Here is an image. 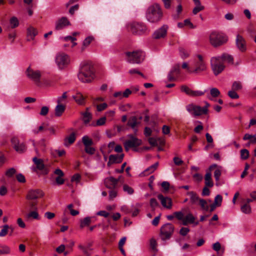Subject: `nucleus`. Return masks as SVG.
I'll return each mask as SVG.
<instances>
[{
	"instance_id": "de8ad7c7",
	"label": "nucleus",
	"mask_w": 256,
	"mask_h": 256,
	"mask_svg": "<svg viewBox=\"0 0 256 256\" xmlns=\"http://www.w3.org/2000/svg\"><path fill=\"white\" fill-rule=\"evenodd\" d=\"M181 91L185 92L186 94L191 96L192 90L185 85L182 86L180 88Z\"/></svg>"
},
{
	"instance_id": "338daca9",
	"label": "nucleus",
	"mask_w": 256,
	"mask_h": 256,
	"mask_svg": "<svg viewBox=\"0 0 256 256\" xmlns=\"http://www.w3.org/2000/svg\"><path fill=\"white\" fill-rule=\"evenodd\" d=\"M49 110V108L48 106H42L40 112V114L41 116H46L48 114Z\"/></svg>"
},
{
	"instance_id": "bb28decb",
	"label": "nucleus",
	"mask_w": 256,
	"mask_h": 256,
	"mask_svg": "<svg viewBox=\"0 0 256 256\" xmlns=\"http://www.w3.org/2000/svg\"><path fill=\"white\" fill-rule=\"evenodd\" d=\"M88 108H86V111L82 113V120L85 124L89 123L92 118V115L90 112H88Z\"/></svg>"
},
{
	"instance_id": "c03bdc74",
	"label": "nucleus",
	"mask_w": 256,
	"mask_h": 256,
	"mask_svg": "<svg viewBox=\"0 0 256 256\" xmlns=\"http://www.w3.org/2000/svg\"><path fill=\"white\" fill-rule=\"evenodd\" d=\"M48 124L43 123L42 126H40L38 130H33L32 132L34 134H38L43 130H47Z\"/></svg>"
},
{
	"instance_id": "e2e57ef3",
	"label": "nucleus",
	"mask_w": 256,
	"mask_h": 256,
	"mask_svg": "<svg viewBox=\"0 0 256 256\" xmlns=\"http://www.w3.org/2000/svg\"><path fill=\"white\" fill-rule=\"evenodd\" d=\"M190 232V229L188 228L182 227L180 230V234L182 236H186Z\"/></svg>"
},
{
	"instance_id": "423d86ee",
	"label": "nucleus",
	"mask_w": 256,
	"mask_h": 256,
	"mask_svg": "<svg viewBox=\"0 0 256 256\" xmlns=\"http://www.w3.org/2000/svg\"><path fill=\"white\" fill-rule=\"evenodd\" d=\"M129 30L134 34L142 35L148 32L146 26L143 23L134 22L128 26Z\"/></svg>"
},
{
	"instance_id": "0eeeda50",
	"label": "nucleus",
	"mask_w": 256,
	"mask_h": 256,
	"mask_svg": "<svg viewBox=\"0 0 256 256\" xmlns=\"http://www.w3.org/2000/svg\"><path fill=\"white\" fill-rule=\"evenodd\" d=\"M26 76L30 80L33 81L36 86H40V78L42 76V73L40 71L38 70H34L30 66L27 68L26 71Z\"/></svg>"
},
{
	"instance_id": "49530a36",
	"label": "nucleus",
	"mask_w": 256,
	"mask_h": 256,
	"mask_svg": "<svg viewBox=\"0 0 256 256\" xmlns=\"http://www.w3.org/2000/svg\"><path fill=\"white\" fill-rule=\"evenodd\" d=\"M222 197L221 195L218 194L214 198V204L217 206H220L222 204Z\"/></svg>"
},
{
	"instance_id": "a878e982",
	"label": "nucleus",
	"mask_w": 256,
	"mask_h": 256,
	"mask_svg": "<svg viewBox=\"0 0 256 256\" xmlns=\"http://www.w3.org/2000/svg\"><path fill=\"white\" fill-rule=\"evenodd\" d=\"M220 94V92L218 88H212L210 89V94L207 96V98L210 100H212L213 98L218 97Z\"/></svg>"
},
{
	"instance_id": "72a5a7b5",
	"label": "nucleus",
	"mask_w": 256,
	"mask_h": 256,
	"mask_svg": "<svg viewBox=\"0 0 256 256\" xmlns=\"http://www.w3.org/2000/svg\"><path fill=\"white\" fill-rule=\"evenodd\" d=\"M91 223V218L89 216L86 217L82 220H81L80 228H82L84 226H88Z\"/></svg>"
},
{
	"instance_id": "a18cd8bd",
	"label": "nucleus",
	"mask_w": 256,
	"mask_h": 256,
	"mask_svg": "<svg viewBox=\"0 0 256 256\" xmlns=\"http://www.w3.org/2000/svg\"><path fill=\"white\" fill-rule=\"evenodd\" d=\"M10 226L8 224H5L2 226V229L0 232V236L2 237L6 236L8 232V230Z\"/></svg>"
},
{
	"instance_id": "473e14b6",
	"label": "nucleus",
	"mask_w": 256,
	"mask_h": 256,
	"mask_svg": "<svg viewBox=\"0 0 256 256\" xmlns=\"http://www.w3.org/2000/svg\"><path fill=\"white\" fill-rule=\"evenodd\" d=\"M206 114V109L204 110L202 107H201L199 106L196 105V112L194 114V116H200L202 114Z\"/></svg>"
},
{
	"instance_id": "7ed1b4c3",
	"label": "nucleus",
	"mask_w": 256,
	"mask_h": 256,
	"mask_svg": "<svg viewBox=\"0 0 256 256\" xmlns=\"http://www.w3.org/2000/svg\"><path fill=\"white\" fill-rule=\"evenodd\" d=\"M125 58L130 64H139L144 60L145 53L142 50H136L132 52H126L124 53Z\"/></svg>"
},
{
	"instance_id": "37998d69",
	"label": "nucleus",
	"mask_w": 256,
	"mask_h": 256,
	"mask_svg": "<svg viewBox=\"0 0 256 256\" xmlns=\"http://www.w3.org/2000/svg\"><path fill=\"white\" fill-rule=\"evenodd\" d=\"M240 158L242 160H246L249 157L250 153L248 150L242 149L240 150Z\"/></svg>"
},
{
	"instance_id": "09e8293b",
	"label": "nucleus",
	"mask_w": 256,
	"mask_h": 256,
	"mask_svg": "<svg viewBox=\"0 0 256 256\" xmlns=\"http://www.w3.org/2000/svg\"><path fill=\"white\" fill-rule=\"evenodd\" d=\"M28 218H32L36 220H39V214L38 212L36 210H34L33 211L30 212V213L28 214Z\"/></svg>"
},
{
	"instance_id": "864d4df0",
	"label": "nucleus",
	"mask_w": 256,
	"mask_h": 256,
	"mask_svg": "<svg viewBox=\"0 0 256 256\" xmlns=\"http://www.w3.org/2000/svg\"><path fill=\"white\" fill-rule=\"evenodd\" d=\"M67 92H64L62 96L58 97L57 100L58 104H62L65 101L67 98Z\"/></svg>"
},
{
	"instance_id": "9b49d317",
	"label": "nucleus",
	"mask_w": 256,
	"mask_h": 256,
	"mask_svg": "<svg viewBox=\"0 0 256 256\" xmlns=\"http://www.w3.org/2000/svg\"><path fill=\"white\" fill-rule=\"evenodd\" d=\"M11 143L14 149L18 153H24L26 150V144L24 142H20L18 137H12L11 138Z\"/></svg>"
},
{
	"instance_id": "2f4dec72",
	"label": "nucleus",
	"mask_w": 256,
	"mask_h": 256,
	"mask_svg": "<svg viewBox=\"0 0 256 256\" xmlns=\"http://www.w3.org/2000/svg\"><path fill=\"white\" fill-rule=\"evenodd\" d=\"M158 162H156L154 163V164H152L148 168L145 170L144 172L146 174H150L154 172L155 170L158 168Z\"/></svg>"
},
{
	"instance_id": "f8f14e48",
	"label": "nucleus",
	"mask_w": 256,
	"mask_h": 256,
	"mask_svg": "<svg viewBox=\"0 0 256 256\" xmlns=\"http://www.w3.org/2000/svg\"><path fill=\"white\" fill-rule=\"evenodd\" d=\"M32 160L36 166V168L41 172L42 174L46 175L48 174L49 168L44 165L42 159L34 157Z\"/></svg>"
},
{
	"instance_id": "ddd939ff",
	"label": "nucleus",
	"mask_w": 256,
	"mask_h": 256,
	"mask_svg": "<svg viewBox=\"0 0 256 256\" xmlns=\"http://www.w3.org/2000/svg\"><path fill=\"white\" fill-rule=\"evenodd\" d=\"M197 56L198 60L195 63L196 68L193 70H190V72L198 73L206 70V67L202 56L198 54Z\"/></svg>"
},
{
	"instance_id": "a211bd4d",
	"label": "nucleus",
	"mask_w": 256,
	"mask_h": 256,
	"mask_svg": "<svg viewBox=\"0 0 256 256\" xmlns=\"http://www.w3.org/2000/svg\"><path fill=\"white\" fill-rule=\"evenodd\" d=\"M118 180L112 176L106 178L104 179V184L105 186L110 189L114 188L118 184Z\"/></svg>"
},
{
	"instance_id": "1a4fd4ad",
	"label": "nucleus",
	"mask_w": 256,
	"mask_h": 256,
	"mask_svg": "<svg viewBox=\"0 0 256 256\" xmlns=\"http://www.w3.org/2000/svg\"><path fill=\"white\" fill-rule=\"evenodd\" d=\"M55 61L58 68L62 70L68 65L70 58L68 54L64 52H59L56 55Z\"/></svg>"
},
{
	"instance_id": "39448f33",
	"label": "nucleus",
	"mask_w": 256,
	"mask_h": 256,
	"mask_svg": "<svg viewBox=\"0 0 256 256\" xmlns=\"http://www.w3.org/2000/svg\"><path fill=\"white\" fill-rule=\"evenodd\" d=\"M174 230L173 224L168 223L164 224L160 229V238L165 244L166 241L170 240Z\"/></svg>"
},
{
	"instance_id": "680f3d73",
	"label": "nucleus",
	"mask_w": 256,
	"mask_h": 256,
	"mask_svg": "<svg viewBox=\"0 0 256 256\" xmlns=\"http://www.w3.org/2000/svg\"><path fill=\"white\" fill-rule=\"evenodd\" d=\"M18 181L21 183H24L26 182V178L22 174H18L16 176Z\"/></svg>"
},
{
	"instance_id": "f257e3e1",
	"label": "nucleus",
	"mask_w": 256,
	"mask_h": 256,
	"mask_svg": "<svg viewBox=\"0 0 256 256\" xmlns=\"http://www.w3.org/2000/svg\"><path fill=\"white\" fill-rule=\"evenodd\" d=\"M93 66L90 64L84 62L81 64L78 74L80 81L84 83L90 82L94 78Z\"/></svg>"
},
{
	"instance_id": "4468645a",
	"label": "nucleus",
	"mask_w": 256,
	"mask_h": 256,
	"mask_svg": "<svg viewBox=\"0 0 256 256\" xmlns=\"http://www.w3.org/2000/svg\"><path fill=\"white\" fill-rule=\"evenodd\" d=\"M236 45L237 48L242 52H245L247 50L246 42L244 38L238 34L236 36Z\"/></svg>"
},
{
	"instance_id": "f704fd0d",
	"label": "nucleus",
	"mask_w": 256,
	"mask_h": 256,
	"mask_svg": "<svg viewBox=\"0 0 256 256\" xmlns=\"http://www.w3.org/2000/svg\"><path fill=\"white\" fill-rule=\"evenodd\" d=\"M82 142L86 146H90L92 144L93 142L88 136H84L82 138Z\"/></svg>"
},
{
	"instance_id": "0e129e2a",
	"label": "nucleus",
	"mask_w": 256,
	"mask_h": 256,
	"mask_svg": "<svg viewBox=\"0 0 256 256\" xmlns=\"http://www.w3.org/2000/svg\"><path fill=\"white\" fill-rule=\"evenodd\" d=\"M106 117H102L101 118H100L97 120L96 125L97 126L104 125L106 123Z\"/></svg>"
},
{
	"instance_id": "052dcab7",
	"label": "nucleus",
	"mask_w": 256,
	"mask_h": 256,
	"mask_svg": "<svg viewBox=\"0 0 256 256\" xmlns=\"http://www.w3.org/2000/svg\"><path fill=\"white\" fill-rule=\"evenodd\" d=\"M93 40V38L92 36H88L84 39L83 42V46H88Z\"/></svg>"
},
{
	"instance_id": "2eb2a0df",
	"label": "nucleus",
	"mask_w": 256,
	"mask_h": 256,
	"mask_svg": "<svg viewBox=\"0 0 256 256\" xmlns=\"http://www.w3.org/2000/svg\"><path fill=\"white\" fill-rule=\"evenodd\" d=\"M218 165L216 164H213L211 165L208 170H206V174L204 176L205 186L212 188L214 186V182L212 178V170L214 168L217 167Z\"/></svg>"
},
{
	"instance_id": "bf43d9fd",
	"label": "nucleus",
	"mask_w": 256,
	"mask_h": 256,
	"mask_svg": "<svg viewBox=\"0 0 256 256\" xmlns=\"http://www.w3.org/2000/svg\"><path fill=\"white\" fill-rule=\"evenodd\" d=\"M84 150L87 154H93L96 151L95 148L90 146H86Z\"/></svg>"
},
{
	"instance_id": "393cba45",
	"label": "nucleus",
	"mask_w": 256,
	"mask_h": 256,
	"mask_svg": "<svg viewBox=\"0 0 256 256\" xmlns=\"http://www.w3.org/2000/svg\"><path fill=\"white\" fill-rule=\"evenodd\" d=\"M76 139V134L74 132L71 133L68 136L65 138L64 140V144L66 146L73 144Z\"/></svg>"
},
{
	"instance_id": "c756f323",
	"label": "nucleus",
	"mask_w": 256,
	"mask_h": 256,
	"mask_svg": "<svg viewBox=\"0 0 256 256\" xmlns=\"http://www.w3.org/2000/svg\"><path fill=\"white\" fill-rule=\"evenodd\" d=\"M140 124L136 116H132L128 120V125L132 129L135 130L136 127Z\"/></svg>"
},
{
	"instance_id": "69168bd1",
	"label": "nucleus",
	"mask_w": 256,
	"mask_h": 256,
	"mask_svg": "<svg viewBox=\"0 0 256 256\" xmlns=\"http://www.w3.org/2000/svg\"><path fill=\"white\" fill-rule=\"evenodd\" d=\"M173 160L174 164L176 166H180L184 163L183 160H182V159L178 157H174Z\"/></svg>"
},
{
	"instance_id": "4c0bfd02",
	"label": "nucleus",
	"mask_w": 256,
	"mask_h": 256,
	"mask_svg": "<svg viewBox=\"0 0 256 256\" xmlns=\"http://www.w3.org/2000/svg\"><path fill=\"white\" fill-rule=\"evenodd\" d=\"M196 105L190 104L186 106V110L194 116Z\"/></svg>"
},
{
	"instance_id": "cd10ccee",
	"label": "nucleus",
	"mask_w": 256,
	"mask_h": 256,
	"mask_svg": "<svg viewBox=\"0 0 256 256\" xmlns=\"http://www.w3.org/2000/svg\"><path fill=\"white\" fill-rule=\"evenodd\" d=\"M220 57V60L224 62H226L228 64H233L234 63V58L233 57L228 54H223Z\"/></svg>"
},
{
	"instance_id": "c85d7f7f",
	"label": "nucleus",
	"mask_w": 256,
	"mask_h": 256,
	"mask_svg": "<svg viewBox=\"0 0 256 256\" xmlns=\"http://www.w3.org/2000/svg\"><path fill=\"white\" fill-rule=\"evenodd\" d=\"M65 109V106L62 104H58L55 108V116L58 117L61 116L64 112Z\"/></svg>"
},
{
	"instance_id": "b1692460",
	"label": "nucleus",
	"mask_w": 256,
	"mask_h": 256,
	"mask_svg": "<svg viewBox=\"0 0 256 256\" xmlns=\"http://www.w3.org/2000/svg\"><path fill=\"white\" fill-rule=\"evenodd\" d=\"M38 31L37 30L32 27L30 26L27 29V38L28 40H33L34 38V37L37 35Z\"/></svg>"
},
{
	"instance_id": "603ef678",
	"label": "nucleus",
	"mask_w": 256,
	"mask_h": 256,
	"mask_svg": "<svg viewBox=\"0 0 256 256\" xmlns=\"http://www.w3.org/2000/svg\"><path fill=\"white\" fill-rule=\"evenodd\" d=\"M204 9V6H202L201 4H200V5H196V7L193 9L192 12L194 14H196Z\"/></svg>"
},
{
	"instance_id": "5701e85b",
	"label": "nucleus",
	"mask_w": 256,
	"mask_h": 256,
	"mask_svg": "<svg viewBox=\"0 0 256 256\" xmlns=\"http://www.w3.org/2000/svg\"><path fill=\"white\" fill-rule=\"evenodd\" d=\"M72 97L78 104L83 105L85 104V98L80 92H77Z\"/></svg>"
},
{
	"instance_id": "6e6552de",
	"label": "nucleus",
	"mask_w": 256,
	"mask_h": 256,
	"mask_svg": "<svg viewBox=\"0 0 256 256\" xmlns=\"http://www.w3.org/2000/svg\"><path fill=\"white\" fill-rule=\"evenodd\" d=\"M210 66L212 70L216 76L221 73L225 67L224 63L220 60V56L212 57L210 60Z\"/></svg>"
},
{
	"instance_id": "5fc2aeb1",
	"label": "nucleus",
	"mask_w": 256,
	"mask_h": 256,
	"mask_svg": "<svg viewBox=\"0 0 256 256\" xmlns=\"http://www.w3.org/2000/svg\"><path fill=\"white\" fill-rule=\"evenodd\" d=\"M150 206L153 210L158 206V203L156 198H152L150 200Z\"/></svg>"
},
{
	"instance_id": "ea45409f",
	"label": "nucleus",
	"mask_w": 256,
	"mask_h": 256,
	"mask_svg": "<svg viewBox=\"0 0 256 256\" xmlns=\"http://www.w3.org/2000/svg\"><path fill=\"white\" fill-rule=\"evenodd\" d=\"M10 24L11 26V28H14L18 26L19 24L18 20L15 16H13L10 19Z\"/></svg>"
},
{
	"instance_id": "7c9ffc66",
	"label": "nucleus",
	"mask_w": 256,
	"mask_h": 256,
	"mask_svg": "<svg viewBox=\"0 0 256 256\" xmlns=\"http://www.w3.org/2000/svg\"><path fill=\"white\" fill-rule=\"evenodd\" d=\"M187 194L190 196V202L193 204H196L198 202L199 200H200L197 194L192 191L188 192Z\"/></svg>"
},
{
	"instance_id": "f3484780",
	"label": "nucleus",
	"mask_w": 256,
	"mask_h": 256,
	"mask_svg": "<svg viewBox=\"0 0 256 256\" xmlns=\"http://www.w3.org/2000/svg\"><path fill=\"white\" fill-rule=\"evenodd\" d=\"M168 28V26L166 25L162 26L154 33V38L155 39H159L164 38L166 34Z\"/></svg>"
},
{
	"instance_id": "4be33fe9",
	"label": "nucleus",
	"mask_w": 256,
	"mask_h": 256,
	"mask_svg": "<svg viewBox=\"0 0 256 256\" xmlns=\"http://www.w3.org/2000/svg\"><path fill=\"white\" fill-rule=\"evenodd\" d=\"M196 218L191 213L188 214L182 222V224L184 226H186L188 224H194L195 225L198 224V222H194Z\"/></svg>"
},
{
	"instance_id": "3c124183",
	"label": "nucleus",
	"mask_w": 256,
	"mask_h": 256,
	"mask_svg": "<svg viewBox=\"0 0 256 256\" xmlns=\"http://www.w3.org/2000/svg\"><path fill=\"white\" fill-rule=\"evenodd\" d=\"M228 95L232 99H238L239 98L238 94L235 90H232L228 92Z\"/></svg>"
},
{
	"instance_id": "412c9836",
	"label": "nucleus",
	"mask_w": 256,
	"mask_h": 256,
	"mask_svg": "<svg viewBox=\"0 0 256 256\" xmlns=\"http://www.w3.org/2000/svg\"><path fill=\"white\" fill-rule=\"evenodd\" d=\"M124 157V154H110L109 156L108 164H120L122 162Z\"/></svg>"
},
{
	"instance_id": "774afa93",
	"label": "nucleus",
	"mask_w": 256,
	"mask_h": 256,
	"mask_svg": "<svg viewBox=\"0 0 256 256\" xmlns=\"http://www.w3.org/2000/svg\"><path fill=\"white\" fill-rule=\"evenodd\" d=\"M108 106V104L106 103H102L97 105V110L98 112H101L105 110Z\"/></svg>"
},
{
	"instance_id": "aec40b11",
	"label": "nucleus",
	"mask_w": 256,
	"mask_h": 256,
	"mask_svg": "<svg viewBox=\"0 0 256 256\" xmlns=\"http://www.w3.org/2000/svg\"><path fill=\"white\" fill-rule=\"evenodd\" d=\"M70 24V22L66 17H62L56 22L55 29L57 30H60Z\"/></svg>"
},
{
	"instance_id": "13d9d810",
	"label": "nucleus",
	"mask_w": 256,
	"mask_h": 256,
	"mask_svg": "<svg viewBox=\"0 0 256 256\" xmlns=\"http://www.w3.org/2000/svg\"><path fill=\"white\" fill-rule=\"evenodd\" d=\"M16 172V170L12 168L8 170L6 172V175L8 177H12Z\"/></svg>"
},
{
	"instance_id": "6ab92c4d",
	"label": "nucleus",
	"mask_w": 256,
	"mask_h": 256,
	"mask_svg": "<svg viewBox=\"0 0 256 256\" xmlns=\"http://www.w3.org/2000/svg\"><path fill=\"white\" fill-rule=\"evenodd\" d=\"M158 199L160 201L162 206L167 208L170 209L172 206V202L170 198L164 196L162 194H160L158 196Z\"/></svg>"
},
{
	"instance_id": "20e7f679",
	"label": "nucleus",
	"mask_w": 256,
	"mask_h": 256,
	"mask_svg": "<svg viewBox=\"0 0 256 256\" xmlns=\"http://www.w3.org/2000/svg\"><path fill=\"white\" fill-rule=\"evenodd\" d=\"M210 44L214 48L220 46L226 42L227 36L223 33L214 31L209 36Z\"/></svg>"
},
{
	"instance_id": "e433bc0d",
	"label": "nucleus",
	"mask_w": 256,
	"mask_h": 256,
	"mask_svg": "<svg viewBox=\"0 0 256 256\" xmlns=\"http://www.w3.org/2000/svg\"><path fill=\"white\" fill-rule=\"evenodd\" d=\"M215 168H216V169L214 172V177L216 181H218L222 174V166H218Z\"/></svg>"
},
{
	"instance_id": "c9c22d12",
	"label": "nucleus",
	"mask_w": 256,
	"mask_h": 256,
	"mask_svg": "<svg viewBox=\"0 0 256 256\" xmlns=\"http://www.w3.org/2000/svg\"><path fill=\"white\" fill-rule=\"evenodd\" d=\"M241 211L246 214H250L251 212V207L250 204H244L241 206Z\"/></svg>"
},
{
	"instance_id": "a19ab883",
	"label": "nucleus",
	"mask_w": 256,
	"mask_h": 256,
	"mask_svg": "<svg viewBox=\"0 0 256 256\" xmlns=\"http://www.w3.org/2000/svg\"><path fill=\"white\" fill-rule=\"evenodd\" d=\"M242 88V84L240 82L236 81L233 82L232 86V90L236 91Z\"/></svg>"
},
{
	"instance_id": "6e6d98bb",
	"label": "nucleus",
	"mask_w": 256,
	"mask_h": 256,
	"mask_svg": "<svg viewBox=\"0 0 256 256\" xmlns=\"http://www.w3.org/2000/svg\"><path fill=\"white\" fill-rule=\"evenodd\" d=\"M206 92V90L202 92L200 90H193L192 91L191 96L196 97L204 95Z\"/></svg>"
},
{
	"instance_id": "f03ea898",
	"label": "nucleus",
	"mask_w": 256,
	"mask_h": 256,
	"mask_svg": "<svg viewBox=\"0 0 256 256\" xmlns=\"http://www.w3.org/2000/svg\"><path fill=\"white\" fill-rule=\"evenodd\" d=\"M163 16L160 6L154 4L150 6L147 9L146 14V20L150 22L156 23L160 21Z\"/></svg>"
},
{
	"instance_id": "79ce46f5",
	"label": "nucleus",
	"mask_w": 256,
	"mask_h": 256,
	"mask_svg": "<svg viewBox=\"0 0 256 256\" xmlns=\"http://www.w3.org/2000/svg\"><path fill=\"white\" fill-rule=\"evenodd\" d=\"M180 54L183 59L187 58L189 56V52L184 48H179Z\"/></svg>"
},
{
	"instance_id": "dca6fc26",
	"label": "nucleus",
	"mask_w": 256,
	"mask_h": 256,
	"mask_svg": "<svg viewBox=\"0 0 256 256\" xmlns=\"http://www.w3.org/2000/svg\"><path fill=\"white\" fill-rule=\"evenodd\" d=\"M44 192L40 189L30 190L28 192L26 198L28 200H36L42 197Z\"/></svg>"
},
{
	"instance_id": "8fccbe9b",
	"label": "nucleus",
	"mask_w": 256,
	"mask_h": 256,
	"mask_svg": "<svg viewBox=\"0 0 256 256\" xmlns=\"http://www.w3.org/2000/svg\"><path fill=\"white\" fill-rule=\"evenodd\" d=\"M123 190L128 194H132L134 192L133 188L127 184L123 186Z\"/></svg>"
},
{
	"instance_id": "58836bf2",
	"label": "nucleus",
	"mask_w": 256,
	"mask_h": 256,
	"mask_svg": "<svg viewBox=\"0 0 256 256\" xmlns=\"http://www.w3.org/2000/svg\"><path fill=\"white\" fill-rule=\"evenodd\" d=\"M198 204L203 210L206 211L208 210L209 206L208 205L207 202L206 200L200 199L199 200Z\"/></svg>"
},
{
	"instance_id": "9d476101",
	"label": "nucleus",
	"mask_w": 256,
	"mask_h": 256,
	"mask_svg": "<svg viewBox=\"0 0 256 256\" xmlns=\"http://www.w3.org/2000/svg\"><path fill=\"white\" fill-rule=\"evenodd\" d=\"M142 140L136 137L132 136L130 140H126L124 143V146L126 151L132 148L134 151L137 152V147L141 145Z\"/></svg>"
},
{
	"instance_id": "4d7b16f0",
	"label": "nucleus",
	"mask_w": 256,
	"mask_h": 256,
	"mask_svg": "<svg viewBox=\"0 0 256 256\" xmlns=\"http://www.w3.org/2000/svg\"><path fill=\"white\" fill-rule=\"evenodd\" d=\"M174 216L178 220H182V222L184 219V216L181 212H176L174 213Z\"/></svg>"
}]
</instances>
